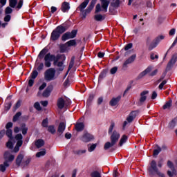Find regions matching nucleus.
<instances>
[{
	"label": "nucleus",
	"instance_id": "obj_14",
	"mask_svg": "<svg viewBox=\"0 0 177 177\" xmlns=\"http://www.w3.org/2000/svg\"><path fill=\"white\" fill-rule=\"evenodd\" d=\"M53 91V85H49L46 87V88L44 91L42 93V96L44 97H49L50 96V93Z\"/></svg>",
	"mask_w": 177,
	"mask_h": 177
},
{
	"label": "nucleus",
	"instance_id": "obj_8",
	"mask_svg": "<svg viewBox=\"0 0 177 177\" xmlns=\"http://www.w3.org/2000/svg\"><path fill=\"white\" fill-rule=\"evenodd\" d=\"M55 55L50 54V53H47L44 57V66L49 68L52 66L50 62H54Z\"/></svg>",
	"mask_w": 177,
	"mask_h": 177
},
{
	"label": "nucleus",
	"instance_id": "obj_63",
	"mask_svg": "<svg viewBox=\"0 0 177 177\" xmlns=\"http://www.w3.org/2000/svg\"><path fill=\"white\" fill-rule=\"evenodd\" d=\"M151 60H155V59H158V55H154L153 53H151L150 55Z\"/></svg>",
	"mask_w": 177,
	"mask_h": 177
},
{
	"label": "nucleus",
	"instance_id": "obj_31",
	"mask_svg": "<svg viewBox=\"0 0 177 177\" xmlns=\"http://www.w3.org/2000/svg\"><path fill=\"white\" fill-rule=\"evenodd\" d=\"M106 19V15H102V14H97L94 15V19L95 21H103Z\"/></svg>",
	"mask_w": 177,
	"mask_h": 177
},
{
	"label": "nucleus",
	"instance_id": "obj_33",
	"mask_svg": "<svg viewBox=\"0 0 177 177\" xmlns=\"http://www.w3.org/2000/svg\"><path fill=\"white\" fill-rule=\"evenodd\" d=\"M44 145H45V141H44L42 139H39L35 142V146L37 147V149H41Z\"/></svg>",
	"mask_w": 177,
	"mask_h": 177
},
{
	"label": "nucleus",
	"instance_id": "obj_23",
	"mask_svg": "<svg viewBox=\"0 0 177 177\" xmlns=\"http://www.w3.org/2000/svg\"><path fill=\"white\" fill-rule=\"evenodd\" d=\"M60 59H62V60H66V55L64 54H57L55 55L53 66H56Z\"/></svg>",
	"mask_w": 177,
	"mask_h": 177
},
{
	"label": "nucleus",
	"instance_id": "obj_47",
	"mask_svg": "<svg viewBox=\"0 0 177 177\" xmlns=\"http://www.w3.org/2000/svg\"><path fill=\"white\" fill-rule=\"evenodd\" d=\"M46 154V150L44 149L42 151H40L36 153V157L39 158V157H42Z\"/></svg>",
	"mask_w": 177,
	"mask_h": 177
},
{
	"label": "nucleus",
	"instance_id": "obj_34",
	"mask_svg": "<svg viewBox=\"0 0 177 177\" xmlns=\"http://www.w3.org/2000/svg\"><path fill=\"white\" fill-rule=\"evenodd\" d=\"M75 62V57L73 56L71 59V62L69 63L68 67V73H70V71L73 67H74V63Z\"/></svg>",
	"mask_w": 177,
	"mask_h": 177
},
{
	"label": "nucleus",
	"instance_id": "obj_49",
	"mask_svg": "<svg viewBox=\"0 0 177 177\" xmlns=\"http://www.w3.org/2000/svg\"><path fill=\"white\" fill-rule=\"evenodd\" d=\"M48 124H49V120L48 118L44 119L41 122V126L43 128H48L49 126H48Z\"/></svg>",
	"mask_w": 177,
	"mask_h": 177
},
{
	"label": "nucleus",
	"instance_id": "obj_13",
	"mask_svg": "<svg viewBox=\"0 0 177 177\" xmlns=\"http://www.w3.org/2000/svg\"><path fill=\"white\" fill-rule=\"evenodd\" d=\"M64 131H66V123H64V122H61L58 125L57 136H62Z\"/></svg>",
	"mask_w": 177,
	"mask_h": 177
},
{
	"label": "nucleus",
	"instance_id": "obj_21",
	"mask_svg": "<svg viewBox=\"0 0 177 177\" xmlns=\"http://www.w3.org/2000/svg\"><path fill=\"white\" fill-rule=\"evenodd\" d=\"M149 91H144L140 93V104H143L146 102V100L147 99V96L146 95H148Z\"/></svg>",
	"mask_w": 177,
	"mask_h": 177
},
{
	"label": "nucleus",
	"instance_id": "obj_58",
	"mask_svg": "<svg viewBox=\"0 0 177 177\" xmlns=\"http://www.w3.org/2000/svg\"><path fill=\"white\" fill-rule=\"evenodd\" d=\"M117 71H118V67L115 66L111 68L110 73L114 75L115 73H117Z\"/></svg>",
	"mask_w": 177,
	"mask_h": 177
},
{
	"label": "nucleus",
	"instance_id": "obj_5",
	"mask_svg": "<svg viewBox=\"0 0 177 177\" xmlns=\"http://www.w3.org/2000/svg\"><path fill=\"white\" fill-rule=\"evenodd\" d=\"M176 62H177V54H174L172 55L171 58L167 63V65L165 69V73H163L160 77L161 80H164L165 78V76L167 75V73H168V71H170L171 68H172V67L174 66L175 63H176Z\"/></svg>",
	"mask_w": 177,
	"mask_h": 177
},
{
	"label": "nucleus",
	"instance_id": "obj_7",
	"mask_svg": "<svg viewBox=\"0 0 177 177\" xmlns=\"http://www.w3.org/2000/svg\"><path fill=\"white\" fill-rule=\"evenodd\" d=\"M78 34L77 30H72L71 32H66L62 36V41H67V39H73L77 37Z\"/></svg>",
	"mask_w": 177,
	"mask_h": 177
},
{
	"label": "nucleus",
	"instance_id": "obj_56",
	"mask_svg": "<svg viewBox=\"0 0 177 177\" xmlns=\"http://www.w3.org/2000/svg\"><path fill=\"white\" fill-rule=\"evenodd\" d=\"M113 8H120V0H115V2L111 3Z\"/></svg>",
	"mask_w": 177,
	"mask_h": 177
},
{
	"label": "nucleus",
	"instance_id": "obj_59",
	"mask_svg": "<svg viewBox=\"0 0 177 177\" xmlns=\"http://www.w3.org/2000/svg\"><path fill=\"white\" fill-rule=\"evenodd\" d=\"M133 44L132 43H129L124 46V50H129V49H132Z\"/></svg>",
	"mask_w": 177,
	"mask_h": 177
},
{
	"label": "nucleus",
	"instance_id": "obj_42",
	"mask_svg": "<svg viewBox=\"0 0 177 177\" xmlns=\"http://www.w3.org/2000/svg\"><path fill=\"white\" fill-rule=\"evenodd\" d=\"M31 162V158H28L26 160H24L21 164L22 168H26V167H28V165Z\"/></svg>",
	"mask_w": 177,
	"mask_h": 177
},
{
	"label": "nucleus",
	"instance_id": "obj_50",
	"mask_svg": "<svg viewBox=\"0 0 177 177\" xmlns=\"http://www.w3.org/2000/svg\"><path fill=\"white\" fill-rule=\"evenodd\" d=\"M114 127H115V123H114V122H111L109 129L108 130L109 135L113 133V129H114Z\"/></svg>",
	"mask_w": 177,
	"mask_h": 177
},
{
	"label": "nucleus",
	"instance_id": "obj_53",
	"mask_svg": "<svg viewBox=\"0 0 177 177\" xmlns=\"http://www.w3.org/2000/svg\"><path fill=\"white\" fill-rule=\"evenodd\" d=\"M91 177H102V175L97 171H94L91 174Z\"/></svg>",
	"mask_w": 177,
	"mask_h": 177
},
{
	"label": "nucleus",
	"instance_id": "obj_20",
	"mask_svg": "<svg viewBox=\"0 0 177 177\" xmlns=\"http://www.w3.org/2000/svg\"><path fill=\"white\" fill-rule=\"evenodd\" d=\"M15 139L17 140L16 146H17V147H21V146H23V135H21V133L17 134Z\"/></svg>",
	"mask_w": 177,
	"mask_h": 177
},
{
	"label": "nucleus",
	"instance_id": "obj_46",
	"mask_svg": "<svg viewBox=\"0 0 177 177\" xmlns=\"http://www.w3.org/2000/svg\"><path fill=\"white\" fill-rule=\"evenodd\" d=\"M17 5V0H9V6L10 8H15Z\"/></svg>",
	"mask_w": 177,
	"mask_h": 177
},
{
	"label": "nucleus",
	"instance_id": "obj_38",
	"mask_svg": "<svg viewBox=\"0 0 177 177\" xmlns=\"http://www.w3.org/2000/svg\"><path fill=\"white\" fill-rule=\"evenodd\" d=\"M171 107H172V100L166 102L165 104L163 105L162 109L163 110H167V109H171Z\"/></svg>",
	"mask_w": 177,
	"mask_h": 177
},
{
	"label": "nucleus",
	"instance_id": "obj_3",
	"mask_svg": "<svg viewBox=\"0 0 177 177\" xmlns=\"http://www.w3.org/2000/svg\"><path fill=\"white\" fill-rule=\"evenodd\" d=\"M67 31V28L66 26H63V25H59L55 28L51 32V35L50 37V41L55 42V41H57L59 38H60V35L62 34H64Z\"/></svg>",
	"mask_w": 177,
	"mask_h": 177
},
{
	"label": "nucleus",
	"instance_id": "obj_2",
	"mask_svg": "<svg viewBox=\"0 0 177 177\" xmlns=\"http://www.w3.org/2000/svg\"><path fill=\"white\" fill-rule=\"evenodd\" d=\"M165 38V37L164 35H160L151 41V37H148L146 39V45L148 47V50L151 51L153 49L157 48L158 44H160V42H161V41Z\"/></svg>",
	"mask_w": 177,
	"mask_h": 177
},
{
	"label": "nucleus",
	"instance_id": "obj_51",
	"mask_svg": "<svg viewBox=\"0 0 177 177\" xmlns=\"http://www.w3.org/2000/svg\"><path fill=\"white\" fill-rule=\"evenodd\" d=\"M167 167L171 169L172 172H175V167L174 166V163L171 160L167 161Z\"/></svg>",
	"mask_w": 177,
	"mask_h": 177
},
{
	"label": "nucleus",
	"instance_id": "obj_62",
	"mask_svg": "<svg viewBox=\"0 0 177 177\" xmlns=\"http://www.w3.org/2000/svg\"><path fill=\"white\" fill-rule=\"evenodd\" d=\"M12 19V16H10L8 14H6V15L4 17V21H6V23L9 22V21Z\"/></svg>",
	"mask_w": 177,
	"mask_h": 177
},
{
	"label": "nucleus",
	"instance_id": "obj_39",
	"mask_svg": "<svg viewBox=\"0 0 177 177\" xmlns=\"http://www.w3.org/2000/svg\"><path fill=\"white\" fill-rule=\"evenodd\" d=\"M93 99H95V95L94 94H90L86 104L89 107V106L92 105V102H93Z\"/></svg>",
	"mask_w": 177,
	"mask_h": 177
},
{
	"label": "nucleus",
	"instance_id": "obj_43",
	"mask_svg": "<svg viewBox=\"0 0 177 177\" xmlns=\"http://www.w3.org/2000/svg\"><path fill=\"white\" fill-rule=\"evenodd\" d=\"M74 154L76 156H82V154H85L86 153V149H78L73 151Z\"/></svg>",
	"mask_w": 177,
	"mask_h": 177
},
{
	"label": "nucleus",
	"instance_id": "obj_11",
	"mask_svg": "<svg viewBox=\"0 0 177 177\" xmlns=\"http://www.w3.org/2000/svg\"><path fill=\"white\" fill-rule=\"evenodd\" d=\"M82 140L85 143H88V142H91V140H93V136L88 132H86L82 136Z\"/></svg>",
	"mask_w": 177,
	"mask_h": 177
},
{
	"label": "nucleus",
	"instance_id": "obj_45",
	"mask_svg": "<svg viewBox=\"0 0 177 177\" xmlns=\"http://www.w3.org/2000/svg\"><path fill=\"white\" fill-rule=\"evenodd\" d=\"M37 77H38V71L37 70L34 69L32 71L29 78H32V80H35V78H37Z\"/></svg>",
	"mask_w": 177,
	"mask_h": 177
},
{
	"label": "nucleus",
	"instance_id": "obj_29",
	"mask_svg": "<svg viewBox=\"0 0 177 177\" xmlns=\"http://www.w3.org/2000/svg\"><path fill=\"white\" fill-rule=\"evenodd\" d=\"M107 74V71L104 69L99 75L98 77V82H102L104 78H106V75Z\"/></svg>",
	"mask_w": 177,
	"mask_h": 177
},
{
	"label": "nucleus",
	"instance_id": "obj_55",
	"mask_svg": "<svg viewBox=\"0 0 177 177\" xmlns=\"http://www.w3.org/2000/svg\"><path fill=\"white\" fill-rule=\"evenodd\" d=\"M13 12V9H12V7H7L5 10V14L6 15H10L11 13H12Z\"/></svg>",
	"mask_w": 177,
	"mask_h": 177
},
{
	"label": "nucleus",
	"instance_id": "obj_37",
	"mask_svg": "<svg viewBox=\"0 0 177 177\" xmlns=\"http://www.w3.org/2000/svg\"><path fill=\"white\" fill-rule=\"evenodd\" d=\"M66 45H67L68 48H70L71 46H77V41H75V39L69 40L66 43Z\"/></svg>",
	"mask_w": 177,
	"mask_h": 177
},
{
	"label": "nucleus",
	"instance_id": "obj_17",
	"mask_svg": "<svg viewBox=\"0 0 177 177\" xmlns=\"http://www.w3.org/2000/svg\"><path fill=\"white\" fill-rule=\"evenodd\" d=\"M24 159V155L23 153H19L15 160V164L17 167H21V164H23Z\"/></svg>",
	"mask_w": 177,
	"mask_h": 177
},
{
	"label": "nucleus",
	"instance_id": "obj_52",
	"mask_svg": "<svg viewBox=\"0 0 177 177\" xmlns=\"http://www.w3.org/2000/svg\"><path fill=\"white\" fill-rule=\"evenodd\" d=\"M33 106L37 110V111H41V110H42V107H41V104L38 102H36Z\"/></svg>",
	"mask_w": 177,
	"mask_h": 177
},
{
	"label": "nucleus",
	"instance_id": "obj_16",
	"mask_svg": "<svg viewBox=\"0 0 177 177\" xmlns=\"http://www.w3.org/2000/svg\"><path fill=\"white\" fill-rule=\"evenodd\" d=\"M138 111H131L129 116L127 118V121H128L129 123L132 122L136 118V115H138Z\"/></svg>",
	"mask_w": 177,
	"mask_h": 177
},
{
	"label": "nucleus",
	"instance_id": "obj_1",
	"mask_svg": "<svg viewBox=\"0 0 177 177\" xmlns=\"http://www.w3.org/2000/svg\"><path fill=\"white\" fill-rule=\"evenodd\" d=\"M96 2L97 0H91V2L88 6V3H89V0H84L77 8L76 10H80L81 12L80 16L82 19H86V16L93 10V8H95V5H96ZM86 6H88L86 8ZM86 8V9H85Z\"/></svg>",
	"mask_w": 177,
	"mask_h": 177
},
{
	"label": "nucleus",
	"instance_id": "obj_60",
	"mask_svg": "<svg viewBox=\"0 0 177 177\" xmlns=\"http://www.w3.org/2000/svg\"><path fill=\"white\" fill-rule=\"evenodd\" d=\"M34 82H35V79H32L31 77H29L28 86H30V87L33 86Z\"/></svg>",
	"mask_w": 177,
	"mask_h": 177
},
{
	"label": "nucleus",
	"instance_id": "obj_64",
	"mask_svg": "<svg viewBox=\"0 0 177 177\" xmlns=\"http://www.w3.org/2000/svg\"><path fill=\"white\" fill-rule=\"evenodd\" d=\"M6 147H7L8 149H13V142H12V141H8V142L6 143Z\"/></svg>",
	"mask_w": 177,
	"mask_h": 177
},
{
	"label": "nucleus",
	"instance_id": "obj_28",
	"mask_svg": "<svg viewBox=\"0 0 177 177\" xmlns=\"http://www.w3.org/2000/svg\"><path fill=\"white\" fill-rule=\"evenodd\" d=\"M10 164L8 163V160H5L3 164L0 165V171L1 172H5L6 169L10 167Z\"/></svg>",
	"mask_w": 177,
	"mask_h": 177
},
{
	"label": "nucleus",
	"instance_id": "obj_22",
	"mask_svg": "<svg viewBox=\"0 0 177 177\" xmlns=\"http://www.w3.org/2000/svg\"><path fill=\"white\" fill-rule=\"evenodd\" d=\"M136 59V54L132 55L130 57H129L123 64V67H127L128 64H131V63H133Z\"/></svg>",
	"mask_w": 177,
	"mask_h": 177
},
{
	"label": "nucleus",
	"instance_id": "obj_32",
	"mask_svg": "<svg viewBox=\"0 0 177 177\" xmlns=\"http://www.w3.org/2000/svg\"><path fill=\"white\" fill-rule=\"evenodd\" d=\"M66 60H63L62 61H60V62H58L55 66H57V67H59L58 68V71H63V70H64V66H63V64H64V62Z\"/></svg>",
	"mask_w": 177,
	"mask_h": 177
},
{
	"label": "nucleus",
	"instance_id": "obj_12",
	"mask_svg": "<svg viewBox=\"0 0 177 177\" xmlns=\"http://www.w3.org/2000/svg\"><path fill=\"white\" fill-rule=\"evenodd\" d=\"M152 68H153L151 66H148L144 71L141 72L136 78L137 81L139 80H142L143 77L147 75V74H149V73L151 71Z\"/></svg>",
	"mask_w": 177,
	"mask_h": 177
},
{
	"label": "nucleus",
	"instance_id": "obj_18",
	"mask_svg": "<svg viewBox=\"0 0 177 177\" xmlns=\"http://www.w3.org/2000/svg\"><path fill=\"white\" fill-rule=\"evenodd\" d=\"M120 100H121V95H118L116 97H113L110 100L109 104L111 106V107H114V106H117V104H118V103H120Z\"/></svg>",
	"mask_w": 177,
	"mask_h": 177
},
{
	"label": "nucleus",
	"instance_id": "obj_9",
	"mask_svg": "<svg viewBox=\"0 0 177 177\" xmlns=\"http://www.w3.org/2000/svg\"><path fill=\"white\" fill-rule=\"evenodd\" d=\"M148 171L149 175H156V174L160 171L158 167H157V162H156V160H153L151 162L150 167L148 168Z\"/></svg>",
	"mask_w": 177,
	"mask_h": 177
},
{
	"label": "nucleus",
	"instance_id": "obj_36",
	"mask_svg": "<svg viewBox=\"0 0 177 177\" xmlns=\"http://www.w3.org/2000/svg\"><path fill=\"white\" fill-rule=\"evenodd\" d=\"M47 128L48 132L51 133V135H55L56 133V129L55 128V125H49Z\"/></svg>",
	"mask_w": 177,
	"mask_h": 177
},
{
	"label": "nucleus",
	"instance_id": "obj_4",
	"mask_svg": "<svg viewBox=\"0 0 177 177\" xmlns=\"http://www.w3.org/2000/svg\"><path fill=\"white\" fill-rule=\"evenodd\" d=\"M121 135L118 131L116 130H114L111 135L110 139L111 142H106L104 146V150H109L111 147H113V146H115V145L117 144V142H118L120 137Z\"/></svg>",
	"mask_w": 177,
	"mask_h": 177
},
{
	"label": "nucleus",
	"instance_id": "obj_48",
	"mask_svg": "<svg viewBox=\"0 0 177 177\" xmlns=\"http://www.w3.org/2000/svg\"><path fill=\"white\" fill-rule=\"evenodd\" d=\"M160 153H161V147H160V146H157V149L153 150V157L158 156Z\"/></svg>",
	"mask_w": 177,
	"mask_h": 177
},
{
	"label": "nucleus",
	"instance_id": "obj_40",
	"mask_svg": "<svg viewBox=\"0 0 177 177\" xmlns=\"http://www.w3.org/2000/svg\"><path fill=\"white\" fill-rule=\"evenodd\" d=\"M67 48H68V46H67V44H66V43L64 44L59 45L60 53H66V51L67 50Z\"/></svg>",
	"mask_w": 177,
	"mask_h": 177
},
{
	"label": "nucleus",
	"instance_id": "obj_44",
	"mask_svg": "<svg viewBox=\"0 0 177 177\" xmlns=\"http://www.w3.org/2000/svg\"><path fill=\"white\" fill-rule=\"evenodd\" d=\"M21 117V112L19 111L17 112L12 118L13 122H16L17 121H19V119Z\"/></svg>",
	"mask_w": 177,
	"mask_h": 177
},
{
	"label": "nucleus",
	"instance_id": "obj_25",
	"mask_svg": "<svg viewBox=\"0 0 177 177\" xmlns=\"http://www.w3.org/2000/svg\"><path fill=\"white\" fill-rule=\"evenodd\" d=\"M75 129L77 132H82L85 129V124H84V122H77L75 124Z\"/></svg>",
	"mask_w": 177,
	"mask_h": 177
},
{
	"label": "nucleus",
	"instance_id": "obj_19",
	"mask_svg": "<svg viewBox=\"0 0 177 177\" xmlns=\"http://www.w3.org/2000/svg\"><path fill=\"white\" fill-rule=\"evenodd\" d=\"M57 106L59 110H63L64 109V106H66V101L63 97L58 98L57 101Z\"/></svg>",
	"mask_w": 177,
	"mask_h": 177
},
{
	"label": "nucleus",
	"instance_id": "obj_27",
	"mask_svg": "<svg viewBox=\"0 0 177 177\" xmlns=\"http://www.w3.org/2000/svg\"><path fill=\"white\" fill-rule=\"evenodd\" d=\"M100 2L104 11L107 12V8H109V5H110V1L109 0H102Z\"/></svg>",
	"mask_w": 177,
	"mask_h": 177
},
{
	"label": "nucleus",
	"instance_id": "obj_35",
	"mask_svg": "<svg viewBox=\"0 0 177 177\" xmlns=\"http://www.w3.org/2000/svg\"><path fill=\"white\" fill-rule=\"evenodd\" d=\"M177 122V117L174 118L169 123V127L171 129H174L175 127L176 126Z\"/></svg>",
	"mask_w": 177,
	"mask_h": 177
},
{
	"label": "nucleus",
	"instance_id": "obj_57",
	"mask_svg": "<svg viewBox=\"0 0 177 177\" xmlns=\"http://www.w3.org/2000/svg\"><path fill=\"white\" fill-rule=\"evenodd\" d=\"M96 146H97V144H93L91 147H89L88 148V151L90 152V153H92V151H93L95 150V149H96Z\"/></svg>",
	"mask_w": 177,
	"mask_h": 177
},
{
	"label": "nucleus",
	"instance_id": "obj_24",
	"mask_svg": "<svg viewBox=\"0 0 177 177\" xmlns=\"http://www.w3.org/2000/svg\"><path fill=\"white\" fill-rule=\"evenodd\" d=\"M48 50L46 47L43 48L39 53L37 56V59H39V60H42V59L45 58V56H46V54L48 53Z\"/></svg>",
	"mask_w": 177,
	"mask_h": 177
},
{
	"label": "nucleus",
	"instance_id": "obj_41",
	"mask_svg": "<svg viewBox=\"0 0 177 177\" xmlns=\"http://www.w3.org/2000/svg\"><path fill=\"white\" fill-rule=\"evenodd\" d=\"M6 136L12 140L13 139V131L12 129H6L5 132Z\"/></svg>",
	"mask_w": 177,
	"mask_h": 177
},
{
	"label": "nucleus",
	"instance_id": "obj_26",
	"mask_svg": "<svg viewBox=\"0 0 177 177\" xmlns=\"http://www.w3.org/2000/svg\"><path fill=\"white\" fill-rule=\"evenodd\" d=\"M8 154H9V152L6 151L4 153V160L5 161H8V164H9V162H12V161L15 160V155H10L8 156V158L6 157V156H8Z\"/></svg>",
	"mask_w": 177,
	"mask_h": 177
},
{
	"label": "nucleus",
	"instance_id": "obj_54",
	"mask_svg": "<svg viewBox=\"0 0 177 177\" xmlns=\"http://www.w3.org/2000/svg\"><path fill=\"white\" fill-rule=\"evenodd\" d=\"M99 12H102V6H100V3H97L95 6V15L99 13Z\"/></svg>",
	"mask_w": 177,
	"mask_h": 177
},
{
	"label": "nucleus",
	"instance_id": "obj_10",
	"mask_svg": "<svg viewBox=\"0 0 177 177\" xmlns=\"http://www.w3.org/2000/svg\"><path fill=\"white\" fill-rule=\"evenodd\" d=\"M12 95H8L4 103V110L5 111H9L12 107Z\"/></svg>",
	"mask_w": 177,
	"mask_h": 177
},
{
	"label": "nucleus",
	"instance_id": "obj_6",
	"mask_svg": "<svg viewBox=\"0 0 177 177\" xmlns=\"http://www.w3.org/2000/svg\"><path fill=\"white\" fill-rule=\"evenodd\" d=\"M55 75L56 69H55L54 68H50L44 72V80L47 82H49V81H53V80L55 79Z\"/></svg>",
	"mask_w": 177,
	"mask_h": 177
},
{
	"label": "nucleus",
	"instance_id": "obj_30",
	"mask_svg": "<svg viewBox=\"0 0 177 177\" xmlns=\"http://www.w3.org/2000/svg\"><path fill=\"white\" fill-rule=\"evenodd\" d=\"M127 142H128V136L124 134L120 140L119 146L121 147L124 143H127Z\"/></svg>",
	"mask_w": 177,
	"mask_h": 177
},
{
	"label": "nucleus",
	"instance_id": "obj_15",
	"mask_svg": "<svg viewBox=\"0 0 177 177\" xmlns=\"http://www.w3.org/2000/svg\"><path fill=\"white\" fill-rule=\"evenodd\" d=\"M70 3L67 1H64L61 5V10L63 13H67L71 9Z\"/></svg>",
	"mask_w": 177,
	"mask_h": 177
},
{
	"label": "nucleus",
	"instance_id": "obj_61",
	"mask_svg": "<svg viewBox=\"0 0 177 177\" xmlns=\"http://www.w3.org/2000/svg\"><path fill=\"white\" fill-rule=\"evenodd\" d=\"M20 106H21V101L18 100L14 106V110H17V109H19Z\"/></svg>",
	"mask_w": 177,
	"mask_h": 177
}]
</instances>
